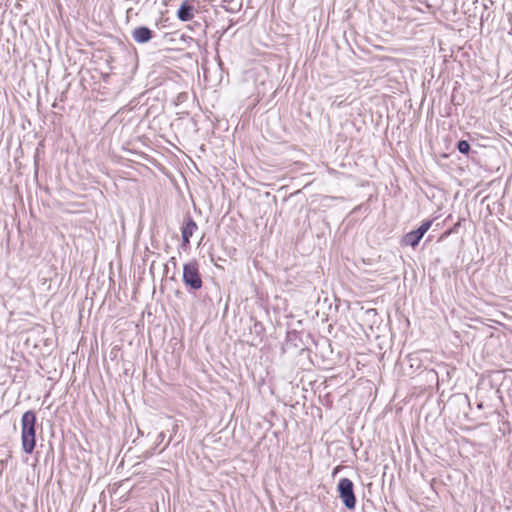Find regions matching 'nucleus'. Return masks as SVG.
<instances>
[{
	"label": "nucleus",
	"mask_w": 512,
	"mask_h": 512,
	"mask_svg": "<svg viewBox=\"0 0 512 512\" xmlns=\"http://www.w3.org/2000/svg\"><path fill=\"white\" fill-rule=\"evenodd\" d=\"M35 425V413L26 411L21 419V442L22 449L27 454H31L36 445Z\"/></svg>",
	"instance_id": "1"
},
{
	"label": "nucleus",
	"mask_w": 512,
	"mask_h": 512,
	"mask_svg": "<svg viewBox=\"0 0 512 512\" xmlns=\"http://www.w3.org/2000/svg\"><path fill=\"white\" fill-rule=\"evenodd\" d=\"M183 282L194 290L202 287L198 264L195 260L186 263L183 267Z\"/></svg>",
	"instance_id": "2"
},
{
	"label": "nucleus",
	"mask_w": 512,
	"mask_h": 512,
	"mask_svg": "<svg viewBox=\"0 0 512 512\" xmlns=\"http://www.w3.org/2000/svg\"><path fill=\"white\" fill-rule=\"evenodd\" d=\"M353 487V482L348 478L341 479L337 485L339 497L347 509H354L356 505Z\"/></svg>",
	"instance_id": "3"
},
{
	"label": "nucleus",
	"mask_w": 512,
	"mask_h": 512,
	"mask_svg": "<svg viewBox=\"0 0 512 512\" xmlns=\"http://www.w3.org/2000/svg\"><path fill=\"white\" fill-rule=\"evenodd\" d=\"M431 225H432L431 220L423 221L418 229L407 233L403 237L402 244L406 245V246H411L413 248L416 247L419 244L420 240L425 235V233L430 229Z\"/></svg>",
	"instance_id": "4"
},
{
	"label": "nucleus",
	"mask_w": 512,
	"mask_h": 512,
	"mask_svg": "<svg viewBox=\"0 0 512 512\" xmlns=\"http://www.w3.org/2000/svg\"><path fill=\"white\" fill-rule=\"evenodd\" d=\"M197 229H198V226L194 222V220L191 218H188L187 221L185 222V224L183 225L182 231H181L183 247L188 246V244L190 242V238L194 235V233L197 231Z\"/></svg>",
	"instance_id": "5"
},
{
	"label": "nucleus",
	"mask_w": 512,
	"mask_h": 512,
	"mask_svg": "<svg viewBox=\"0 0 512 512\" xmlns=\"http://www.w3.org/2000/svg\"><path fill=\"white\" fill-rule=\"evenodd\" d=\"M152 38V32L147 27H138L133 31V39L138 43H146Z\"/></svg>",
	"instance_id": "6"
},
{
	"label": "nucleus",
	"mask_w": 512,
	"mask_h": 512,
	"mask_svg": "<svg viewBox=\"0 0 512 512\" xmlns=\"http://www.w3.org/2000/svg\"><path fill=\"white\" fill-rule=\"evenodd\" d=\"M177 17L181 21H190L194 17V8L187 2H184L178 9Z\"/></svg>",
	"instance_id": "7"
},
{
	"label": "nucleus",
	"mask_w": 512,
	"mask_h": 512,
	"mask_svg": "<svg viewBox=\"0 0 512 512\" xmlns=\"http://www.w3.org/2000/svg\"><path fill=\"white\" fill-rule=\"evenodd\" d=\"M457 148L460 153L467 154L470 150V145L467 141L461 140L458 142Z\"/></svg>",
	"instance_id": "8"
}]
</instances>
